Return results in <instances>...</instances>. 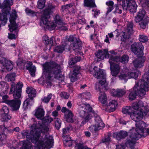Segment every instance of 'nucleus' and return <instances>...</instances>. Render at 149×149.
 <instances>
[{
  "instance_id": "f257e3e1",
  "label": "nucleus",
  "mask_w": 149,
  "mask_h": 149,
  "mask_svg": "<svg viewBox=\"0 0 149 149\" xmlns=\"http://www.w3.org/2000/svg\"><path fill=\"white\" fill-rule=\"evenodd\" d=\"M122 111L124 113L129 114L132 119L137 122L135 123L136 129L133 128L130 130L129 136L125 143L127 147L132 149L137 140L142 136L149 134V128L146 129V132H145V124L140 120L149 112V104L140 101L133 103L132 107L123 108Z\"/></svg>"
},
{
  "instance_id": "f03ea898",
  "label": "nucleus",
  "mask_w": 149,
  "mask_h": 149,
  "mask_svg": "<svg viewBox=\"0 0 149 149\" xmlns=\"http://www.w3.org/2000/svg\"><path fill=\"white\" fill-rule=\"evenodd\" d=\"M30 132L27 130L24 131L21 134L23 138L31 139L32 143L36 144L35 147L31 146V148L34 149H44L45 148H50L53 145V139L52 136L48 134L42 136L36 127V124H33L31 127Z\"/></svg>"
},
{
  "instance_id": "7ed1b4c3",
  "label": "nucleus",
  "mask_w": 149,
  "mask_h": 149,
  "mask_svg": "<svg viewBox=\"0 0 149 149\" xmlns=\"http://www.w3.org/2000/svg\"><path fill=\"white\" fill-rule=\"evenodd\" d=\"M54 7V6L51 3L48 4L46 9L42 13L41 23L43 24L44 27H46L50 30L58 29L63 30H67L66 24L59 15H56L55 16L54 18V22H50L48 19L50 17V15L52 12V10Z\"/></svg>"
},
{
  "instance_id": "20e7f679",
  "label": "nucleus",
  "mask_w": 149,
  "mask_h": 149,
  "mask_svg": "<svg viewBox=\"0 0 149 149\" xmlns=\"http://www.w3.org/2000/svg\"><path fill=\"white\" fill-rule=\"evenodd\" d=\"M42 66V75L47 84L51 85V82L49 81H51L54 77L60 80V78L63 77L59 65L55 63H46Z\"/></svg>"
},
{
  "instance_id": "39448f33",
  "label": "nucleus",
  "mask_w": 149,
  "mask_h": 149,
  "mask_svg": "<svg viewBox=\"0 0 149 149\" xmlns=\"http://www.w3.org/2000/svg\"><path fill=\"white\" fill-rule=\"evenodd\" d=\"M11 85L10 93H13L15 100L9 101L7 103L13 110H16L19 109L20 104L19 99L21 97V90L23 85L21 82H18L16 85L14 82H12Z\"/></svg>"
},
{
  "instance_id": "423d86ee",
  "label": "nucleus",
  "mask_w": 149,
  "mask_h": 149,
  "mask_svg": "<svg viewBox=\"0 0 149 149\" xmlns=\"http://www.w3.org/2000/svg\"><path fill=\"white\" fill-rule=\"evenodd\" d=\"M78 112L80 116L85 120L81 123V126H83L86 121L91 119L92 117V114H94V111L92 110L90 105L86 103H81L79 106Z\"/></svg>"
},
{
  "instance_id": "0eeeda50",
  "label": "nucleus",
  "mask_w": 149,
  "mask_h": 149,
  "mask_svg": "<svg viewBox=\"0 0 149 149\" xmlns=\"http://www.w3.org/2000/svg\"><path fill=\"white\" fill-rule=\"evenodd\" d=\"M41 120V122H40L39 121L36 124L37 129L40 133L42 135V136H43L44 134L47 135L48 134L50 136L47 132L49 130L48 125L53 121V118L49 117H45ZM51 136L53 138V137Z\"/></svg>"
},
{
  "instance_id": "6e6552de",
  "label": "nucleus",
  "mask_w": 149,
  "mask_h": 149,
  "mask_svg": "<svg viewBox=\"0 0 149 149\" xmlns=\"http://www.w3.org/2000/svg\"><path fill=\"white\" fill-rule=\"evenodd\" d=\"M106 75L105 71L103 69H100L99 71L95 72L94 74V76L95 78L102 79L99 81L98 85H96L95 88L97 90L100 91L101 88H105L107 86L108 84L106 81Z\"/></svg>"
},
{
  "instance_id": "1a4fd4ad",
  "label": "nucleus",
  "mask_w": 149,
  "mask_h": 149,
  "mask_svg": "<svg viewBox=\"0 0 149 149\" xmlns=\"http://www.w3.org/2000/svg\"><path fill=\"white\" fill-rule=\"evenodd\" d=\"M26 91L28 94L29 98L25 100L23 103V108L26 109L28 108L33 102V98L35 97L36 91L32 87H28L26 88Z\"/></svg>"
},
{
  "instance_id": "9d476101",
  "label": "nucleus",
  "mask_w": 149,
  "mask_h": 149,
  "mask_svg": "<svg viewBox=\"0 0 149 149\" xmlns=\"http://www.w3.org/2000/svg\"><path fill=\"white\" fill-rule=\"evenodd\" d=\"M17 17L16 12L15 10H12L9 18L10 24L8 25L9 31L11 32L15 31L16 34L17 31L18 26L15 21Z\"/></svg>"
},
{
  "instance_id": "9b49d317",
  "label": "nucleus",
  "mask_w": 149,
  "mask_h": 149,
  "mask_svg": "<svg viewBox=\"0 0 149 149\" xmlns=\"http://www.w3.org/2000/svg\"><path fill=\"white\" fill-rule=\"evenodd\" d=\"M122 6L123 9L128 10L131 12H135L137 7L134 0H125L123 1Z\"/></svg>"
},
{
  "instance_id": "f8f14e48",
  "label": "nucleus",
  "mask_w": 149,
  "mask_h": 149,
  "mask_svg": "<svg viewBox=\"0 0 149 149\" xmlns=\"http://www.w3.org/2000/svg\"><path fill=\"white\" fill-rule=\"evenodd\" d=\"M139 73L137 71L129 72L127 69L123 70L120 73V74L118 76L120 79L126 80L129 78H133L135 79L138 76Z\"/></svg>"
},
{
  "instance_id": "ddd939ff",
  "label": "nucleus",
  "mask_w": 149,
  "mask_h": 149,
  "mask_svg": "<svg viewBox=\"0 0 149 149\" xmlns=\"http://www.w3.org/2000/svg\"><path fill=\"white\" fill-rule=\"evenodd\" d=\"M93 114L95 118V123L89 127V129L92 132H96L102 129L104 126V124L99 116L94 113Z\"/></svg>"
},
{
  "instance_id": "4468645a",
  "label": "nucleus",
  "mask_w": 149,
  "mask_h": 149,
  "mask_svg": "<svg viewBox=\"0 0 149 149\" xmlns=\"http://www.w3.org/2000/svg\"><path fill=\"white\" fill-rule=\"evenodd\" d=\"M109 62L110 64V69L111 73L112 76L114 77V80L119 74L120 70V68L119 65L115 63L113 58L112 56H111L109 60Z\"/></svg>"
},
{
  "instance_id": "2eb2a0df",
  "label": "nucleus",
  "mask_w": 149,
  "mask_h": 149,
  "mask_svg": "<svg viewBox=\"0 0 149 149\" xmlns=\"http://www.w3.org/2000/svg\"><path fill=\"white\" fill-rule=\"evenodd\" d=\"M144 47L140 42L134 43L131 46L132 51L137 56L143 55Z\"/></svg>"
},
{
  "instance_id": "dca6fc26",
  "label": "nucleus",
  "mask_w": 149,
  "mask_h": 149,
  "mask_svg": "<svg viewBox=\"0 0 149 149\" xmlns=\"http://www.w3.org/2000/svg\"><path fill=\"white\" fill-rule=\"evenodd\" d=\"M126 31L127 33V35H126V33L125 32H122L121 33V40L123 41H125L127 39H128L129 36L133 32V23L132 22H127Z\"/></svg>"
},
{
  "instance_id": "f3484780",
  "label": "nucleus",
  "mask_w": 149,
  "mask_h": 149,
  "mask_svg": "<svg viewBox=\"0 0 149 149\" xmlns=\"http://www.w3.org/2000/svg\"><path fill=\"white\" fill-rule=\"evenodd\" d=\"M0 62L4 68H6L8 71L11 70L13 67V64L12 61L4 58H2Z\"/></svg>"
},
{
  "instance_id": "a211bd4d",
  "label": "nucleus",
  "mask_w": 149,
  "mask_h": 149,
  "mask_svg": "<svg viewBox=\"0 0 149 149\" xmlns=\"http://www.w3.org/2000/svg\"><path fill=\"white\" fill-rule=\"evenodd\" d=\"M117 104L116 101L111 100L109 101V103H106L104 106L106 111L112 112L115 111Z\"/></svg>"
},
{
  "instance_id": "6ab92c4d",
  "label": "nucleus",
  "mask_w": 149,
  "mask_h": 149,
  "mask_svg": "<svg viewBox=\"0 0 149 149\" xmlns=\"http://www.w3.org/2000/svg\"><path fill=\"white\" fill-rule=\"evenodd\" d=\"M111 54H110V56H109V55L108 54V51L107 50H99L96 54V56L97 58V61H100L107 57H108L110 59Z\"/></svg>"
},
{
  "instance_id": "aec40b11",
  "label": "nucleus",
  "mask_w": 149,
  "mask_h": 149,
  "mask_svg": "<svg viewBox=\"0 0 149 149\" xmlns=\"http://www.w3.org/2000/svg\"><path fill=\"white\" fill-rule=\"evenodd\" d=\"M111 54V56H112L113 58V60L115 62H118L120 61L123 63H126L128 61V57L127 56H123L120 59L118 57H116L115 55L117 53L114 51H111L110 52Z\"/></svg>"
},
{
  "instance_id": "412c9836",
  "label": "nucleus",
  "mask_w": 149,
  "mask_h": 149,
  "mask_svg": "<svg viewBox=\"0 0 149 149\" xmlns=\"http://www.w3.org/2000/svg\"><path fill=\"white\" fill-rule=\"evenodd\" d=\"M10 10H6L5 11H2L0 13V22L1 24L5 26L8 20L7 15H9Z\"/></svg>"
},
{
  "instance_id": "4be33fe9",
  "label": "nucleus",
  "mask_w": 149,
  "mask_h": 149,
  "mask_svg": "<svg viewBox=\"0 0 149 149\" xmlns=\"http://www.w3.org/2000/svg\"><path fill=\"white\" fill-rule=\"evenodd\" d=\"M13 0H5L3 4L0 2V9L2 11H5L6 10H10V6L13 4Z\"/></svg>"
},
{
  "instance_id": "5701e85b",
  "label": "nucleus",
  "mask_w": 149,
  "mask_h": 149,
  "mask_svg": "<svg viewBox=\"0 0 149 149\" xmlns=\"http://www.w3.org/2000/svg\"><path fill=\"white\" fill-rule=\"evenodd\" d=\"M79 69L80 67L78 66L76 67L74 69L73 72L70 73L69 77L71 82H74L77 79Z\"/></svg>"
},
{
  "instance_id": "b1692460",
  "label": "nucleus",
  "mask_w": 149,
  "mask_h": 149,
  "mask_svg": "<svg viewBox=\"0 0 149 149\" xmlns=\"http://www.w3.org/2000/svg\"><path fill=\"white\" fill-rule=\"evenodd\" d=\"M35 115L38 119L42 120L45 115L44 109L41 108H38L35 110Z\"/></svg>"
},
{
  "instance_id": "393cba45",
  "label": "nucleus",
  "mask_w": 149,
  "mask_h": 149,
  "mask_svg": "<svg viewBox=\"0 0 149 149\" xmlns=\"http://www.w3.org/2000/svg\"><path fill=\"white\" fill-rule=\"evenodd\" d=\"M76 42L74 44H72L71 45V46L72 47L73 49L77 52H79L81 55H82V53L79 52L80 50L81 49V42L77 40L75 41Z\"/></svg>"
},
{
  "instance_id": "a878e982",
  "label": "nucleus",
  "mask_w": 149,
  "mask_h": 149,
  "mask_svg": "<svg viewBox=\"0 0 149 149\" xmlns=\"http://www.w3.org/2000/svg\"><path fill=\"white\" fill-rule=\"evenodd\" d=\"M99 101L104 106L107 103V99L106 95L104 92H101L98 97Z\"/></svg>"
},
{
  "instance_id": "bb28decb",
  "label": "nucleus",
  "mask_w": 149,
  "mask_h": 149,
  "mask_svg": "<svg viewBox=\"0 0 149 149\" xmlns=\"http://www.w3.org/2000/svg\"><path fill=\"white\" fill-rule=\"evenodd\" d=\"M144 61H145L143 59L140 58L134 61H133V63L135 68H141L143 65Z\"/></svg>"
},
{
  "instance_id": "cd10ccee",
  "label": "nucleus",
  "mask_w": 149,
  "mask_h": 149,
  "mask_svg": "<svg viewBox=\"0 0 149 149\" xmlns=\"http://www.w3.org/2000/svg\"><path fill=\"white\" fill-rule=\"evenodd\" d=\"M139 80L142 81H144L145 84L146 85V87L149 86V66H148V71L144 73L143 75L142 79Z\"/></svg>"
},
{
  "instance_id": "c85d7f7f",
  "label": "nucleus",
  "mask_w": 149,
  "mask_h": 149,
  "mask_svg": "<svg viewBox=\"0 0 149 149\" xmlns=\"http://www.w3.org/2000/svg\"><path fill=\"white\" fill-rule=\"evenodd\" d=\"M127 135V133L126 131H122L117 134H113V137H115L116 136V139H119L121 138H125Z\"/></svg>"
},
{
  "instance_id": "c756f323",
  "label": "nucleus",
  "mask_w": 149,
  "mask_h": 149,
  "mask_svg": "<svg viewBox=\"0 0 149 149\" xmlns=\"http://www.w3.org/2000/svg\"><path fill=\"white\" fill-rule=\"evenodd\" d=\"M63 140L64 144L65 146L70 147L72 145V141L69 136H64Z\"/></svg>"
},
{
  "instance_id": "7c9ffc66",
  "label": "nucleus",
  "mask_w": 149,
  "mask_h": 149,
  "mask_svg": "<svg viewBox=\"0 0 149 149\" xmlns=\"http://www.w3.org/2000/svg\"><path fill=\"white\" fill-rule=\"evenodd\" d=\"M125 93V91L122 89H117L116 90H113V96L118 97L123 96Z\"/></svg>"
},
{
  "instance_id": "2f4dec72",
  "label": "nucleus",
  "mask_w": 149,
  "mask_h": 149,
  "mask_svg": "<svg viewBox=\"0 0 149 149\" xmlns=\"http://www.w3.org/2000/svg\"><path fill=\"white\" fill-rule=\"evenodd\" d=\"M43 40L44 43L46 45H52L53 43L54 39V37H52L50 39L47 36H45L43 37Z\"/></svg>"
},
{
  "instance_id": "473e14b6",
  "label": "nucleus",
  "mask_w": 149,
  "mask_h": 149,
  "mask_svg": "<svg viewBox=\"0 0 149 149\" xmlns=\"http://www.w3.org/2000/svg\"><path fill=\"white\" fill-rule=\"evenodd\" d=\"M73 114L71 111L68 113L65 114V117L66 120L68 122H73Z\"/></svg>"
},
{
  "instance_id": "72a5a7b5",
  "label": "nucleus",
  "mask_w": 149,
  "mask_h": 149,
  "mask_svg": "<svg viewBox=\"0 0 149 149\" xmlns=\"http://www.w3.org/2000/svg\"><path fill=\"white\" fill-rule=\"evenodd\" d=\"M122 5L118 3L115 4L114 6V10L113 11V13L114 14L119 13L121 14L122 12Z\"/></svg>"
},
{
  "instance_id": "f704fd0d",
  "label": "nucleus",
  "mask_w": 149,
  "mask_h": 149,
  "mask_svg": "<svg viewBox=\"0 0 149 149\" xmlns=\"http://www.w3.org/2000/svg\"><path fill=\"white\" fill-rule=\"evenodd\" d=\"M106 4L108 6L107 8V14H108L111 12L113 9L114 3L113 1H109L106 2Z\"/></svg>"
},
{
  "instance_id": "c9c22d12",
  "label": "nucleus",
  "mask_w": 149,
  "mask_h": 149,
  "mask_svg": "<svg viewBox=\"0 0 149 149\" xmlns=\"http://www.w3.org/2000/svg\"><path fill=\"white\" fill-rule=\"evenodd\" d=\"M31 143L28 141L23 142V146L20 149H31Z\"/></svg>"
},
{
  "instance_id": "e433bc0d",
  "label": "nucleus",
  "mask_w": 149,
  "mask_h": 149,
  "mask_svg": "<svg viewBox=\"0 0 149 149\" xmlns=\"http://www.w3.org/2000/svg\"><path fill=\"white\" fill-rule=\"evenodd\" d=\"M149 22V18H146V19H144L139 22V25L142 28L145 29L146 28V25Z\"/></svg>"
},
{
  "instance_id": "4c0bfd02",
  "label": "nucleus",
  "mask_w": 149,
  "mask_h": 149,
  "mask_svg": "<svg viewBox=\"0 0 149 149\" xmlns=\"http://www.w3.org/2000/svg\"><path fill=\"white\" fill-rule=\"evenodd\" d=\"M45 0H38L37 7L39 9L43 8L45 5Z\"/></svg>"
},
{
  "instance_id": "58836bf2",
  "label": "nucleus",
  "mask_w": 149,
  "mask_h": 149,
  "mask_svg": "<svg viewBox=\"0 0 149 149\" xmlns=\"http://www.w3.org/2000/svg\"><path fill=\"white\" fill-rule=\"evenodd\" d=\"M54 122L56 127L57 129H59L61 125V120L59 118H54Z\"/></svg>"
},
{
  "instance_id": "ea45409f",
  "label": "nucleus",
  "mask_w": 149,
  "mask_h": 149,
  "mask_svg": "<svg viewBox=\"0 0 149 149\" xmlns=\"http://www.w3.org/2000/svg\"><path fill=\"white\" fill-rule=\"evenodd\" d=\"M25 12L26 14L28 15L34 16L36 15V12L28 8H26L25 9Z\"/></svg>"
},
{
  "instance_id": "a19ab883",
  "label": "nucleus",
  "mask_w": 149,
  "mask_h": 149,
  "mask_svg": "<svg viewBox=\"0 0 149 149\" xmlns=\"http://www.w3.org/2000/svg\"><path fill=\"white\" fill-rule=\"evenodd\" d=\"M65 47L64 45L62 46H58L56 47L54 50V52L58 53L62 52L65 49Z\"/></svg>"
},
{
  "instance_id": "79ce46f5",
  "label": "nucleus",
  "mask_w": 149,
  "mask_h": 149,
  "mask_svg": "<svg viewBox=\"0 0 149 149\" xmlns=\"http://www.w3.org/2000/svg\"><path fill=\"white\" fill-rule=\"evenodd\" d=\"M14 74H10L7 75L5 79L8 81H13L15 80Z\"/></svg>"
},
{
  "instance_id": "37998d69",
  "label": "nucleus",
  "mask_w": 149,
  "mask_h": 149,
  "mask_svg": "<svg viewBox=\"0 0 149 149\" xmlns=\"http://www.w3.org/2000/svg\"><path fill=\"white\" fill-rule=\"evenodd\" d=\"M1 117L3 121L9 120L11 118V116L9 114H2Z\"/></svg>"
},
{
  "instance_id": "c03bdc74",
  "label": "nucleus",
  "mask_w": 149,
  "mask_h": 149,
  "mask_svg": "<svg viewBox=\"0 0 149 149\" xmlns=\"http://www.w3.org/2000/svg\"><path fill=\"white\" fill-rule=\"evenodd\" d=\"M139 40L140 41L144 42L148 41V38L146 36L144 35H141L139 36Z\"/></svg>"
},
{
  "instance_id": "a18cd8bd",
  "label": "nucleus",
  "mask_w": 149,
  "mask_h": 149,
  "mask_svg": "<svg viewBox=\"0 0 149 149\" xmlns=\"http://www.w3.org/2000/svg\"><path fill=\"white\" fill-rule=\"evenodd\" d=\"M138 13H140V15L142 18H143L144 19H146V18H149V17L145 15L146 12L145 10L143 9L140 10Z\"/></svg>"
},
{
  "instance_id": "49530a36",
  "label": "nucleus",
  "mask_w": 149,
  "mask_h": 149,
  "mask_svg": "<svg viewBox=\"0 0 149 149\" xmlns=\"http://www.w3.org/2000/svg\"><path fill=\"white\" fill-rule=\"evenodd\" d=\"M52 96V94H50L47 97H44L42 99V101L44 102L47 103L51 99Z\"/></svg>"
},
{
  "instance_id": "de8ad7c7",
  "label": "nucleus",
  "mask_w": 149,
  "mask_h": 149,
  "mask_svg": "<svg viewBox=\"0 0 149 149\" xmlns=\"http://www.w3.org/2000/svg\"><path fill=\"white\" fill-rule=\"evenodd\" d=\"M110 141V134H109L106 136L102 140V142L105 144L109 143Z\"/></svg>"
},
{
  "instance_id": "09e8293b",
  "label": "nucleus",
  "mask_w": 149,
  "mask_h": 149,
  "mask_svg": "<svg viewBox=\"0 0 149 149\" xmlns=\"http://www.w3.org/2000/svg\"><path fill=\"white\" fill-rule=\"evenodd\" d=\"M140 13H138L137 16H136L135 18V21L136 22H140L144 19V18L140 15Z\"/></svg>"
},
{
  "instance_id": "8fccbe9b",
  "label": "nucleus",
  "mask_w": 149,
  "mask_h": 149,
  "mask_svg": "<svg viewBox=\"0 0 149 149\" xmlns=\"http://www.w3.org/2000/svg\"><path fill=\"white\" fill-rule=\"evenodd\" d=\"M72 6L73 5L72 4H69L65 6H62L61 7V10L63 12L68 9L70 7H72Z\"/></svg>"
},
{
  "instance_id": "3c124183",
  "label": "nucleus",
  "mask_w": 149,
  "mask_h": 149,
  "mask_svg": "<svg viewBox=\"0 0 149 149\" xmlns=\"http://www.w3.org/2000/svg\"><path fill=\"white\" fill-rule=\"evenodd\" d=\"M4 87L2 86L1 84H0V95L2 96L3 95H5L6 92V91H4Z\"/></svg>"
},
{
  "instance_id": "603ef678",
  "label": "nucleus",
  "mask_w": 149,
  "mask_h": 149,
  "mask_svg": "<svg viewBox=\"0 0 149 149\" xmlns=\"http://www.w3.org/2000/svg\"><path fill=\"white\" fill-rule=\"evenodd\" d=\"M6 138V136L5 133H0V140L1 141L5 142Z\"/></svg>"
},
{
  "instance_id": "864d4df0",
  "label": "nucleus",
  "mask_w": 149,
  "mask_h": 149,
  "mask_svg": "<svg viewBox=\"0 0 149 149\" xmlns=\"http://www.w3.org/2000/svg\"><path fill=\"white\" fill-rule=\"evenodd\" d=\"M1 112L2 114H8L9 110L8 107L6 106L3 107L2 108Z\"/></svg>"
},
{
  "instance_id": "5fc2aeb1",
  "label": "nucleus",
  "mask_w": 149,
  "mask_h": 149,
  "mask_svg": "<svg viewBox=\"0 0 149 149\" xmlns=\"http://www.w3.org/2000/svg\"><path fill=\"white\" fill-rule=\"evenodd\" d=\"M60 95L63 98L67 99L69 97V95L67 93L64 92H62L61 94Z\"/></svg>"
},
{
  "instance_id": "6e6d98bb",
  "label": "nucleus",
  "mask_w": 149,
  "mask_h": 149,
  "mask_svg": "<svg viewBox=\"0 0 149 149\" xmlns=\"http://www.w3.org/2000/svg\"><path fill=\"white\" fill-rule=\"evenodd\" d=\"M83 96L86 99H89L91 96V94L89 92H86L83 93Z\"/></svg>"
},
{
  "instance_id": "4d7b16f0",
  "label": "nucleus",
  "mask_w": 149,
  "mask_h": 149,
  "mask_svg": "<svg viewBox=\"0 0 149 149\" xmlns=\"http://www.w3.org/2000/svg\"><path fill=\"white\" fill-rule=\"evenodd\" d=\"M80 60V58L79 56H77L72 60V63L71 64H74L77 62L79 61Z\"/></svg>"
},
{
  "instance_id": "13d9d810",
  "label": "nucleus",
  "mask_w": 149,
  "mask_h": 149,
  "mask_svg": "<svg viewBox=\"0 0 149 149\" xmlns=\"http://www.w3.org/2000/svg\"><path fill=\"white\" fill-rule=\"evenodd\" d=\"M71 111L70 110H69L65 107H63L61 109V111L62 112L65 113V114L68 113Z\"/></svg>"
},
{
  "instance_id": "bf43d9fd",
  "label": "nucleus",
  "mask_w": 149,
  "mask_h": 149,
  "mask_svg": "<svg viewBox=\"0 0 149 149\" xmlns=\"http://www.w3.org/2000/svg\"><path fill=\"white\" fill-rule=\"evenodd\" d=\"M75 149H83V145L81 143L77 144L75 146Z\"/></svg>"
},
{
  "instance_id": "052dcab7",
  "label": "nucleus",
  "mask_w": 149,
  "mask_h": 149,
  "mask_svg": "<svg viewBox=\"0 0 149 149\" xmlns=\"http://www.w3.org/2000/svg\"><path fill=\"white\" fill-rule=\"evenodd\" d=\"M8 37L9 39H15L16 38V35L15 34H14L8 33Z\"/></svg>"
},
{
  "instance_id": "680f3d73",
  "label": "nucleus",
  "mask_w": 149,
  "mask_h": 149,
  "mask_svg": "<svg viewBox=\"0 0 149 149\" xmlns=\"http://www.w3.org/2000/svg\"><path fill=\"white\" fill-rule=\"evenodd\" d=\"M17 65L18 66H19L20 68H22V67H21L20 66H22L24 65V64L22 62V61L21 59H19L17 61Z\"/></svg>"
},
{
  "instance_id": "e2e57ef3",
  "label": "nucleus",
  "mask_w": 149,
  "mask_h": 149,
  "mask_svg": "<svg viewBox=\"0 0 149 149\" xmlns=\"http://www.w3.org/2000/svg\"><path fill=\"white\" fill-rule=\"evenodd\" d=\"M77 39L72 36H70L68 38V41L70 42H72L73 41H76Z\"/></svg>"
},
{
  "instance_id": "0e129e2a",
  "label": "nucleus",
  "mask_w": 149,
  "mask_h": 149,
  "mask_svg": "<svg viewBox=\"0 0 149 149\" xmlns=\"http://www.w3.org/2000/svg\"><path fill=\"white\" fill-rule=\"evenodd\" d=\"M68 128H64L63 129V138L64 136H68V135H65V134H67L68 132Z\"/></svg>"
},
{
  "instance_id": "69168bd1",
  "label": "nucleus",
  "mask_w": 149,
  "mask_h": 149,
  "mask_svg": "<svg viewBox=\"0 0 149 149\" xmlns=\"http://www.w3.org/2000/svg\"><path fill=\"white\" fill-rule=\"evenodd\" d=\"M58 115V112L57 111H54L52 112V115L54 117H56Z\"/></svg>"
},
{
  "instance_id": "338daca9",
  "label": "nucleus",
  "mask_w": 149,
  "mask_h": 149,
  "mask_svg": "<svg viewBox=\"0 0 149 149\" xmlns=\"http://www.w3.org/2000/svg\"><path fill=\"white\" fill-rule=\"evenodd\" d=\"M125 146L122 145H118L116 146V149H125Z\"/></svg>"
},
{
  "instance_id": "774afa93",
  "label": "nucleus",
  "mask_w": 149,
  "mask_h": 149,
  "mask_svg": "<svg viewBox=\"0 0 149 149\" xmlns=\"http://www.w3.org/2000/svg\"><path fill=\"white\" fill-rule=\"evenodd\" d=\"M85 22L84 19H79L78 22V24H81L84 23Z\"/></svg>"
}]
</instances>
